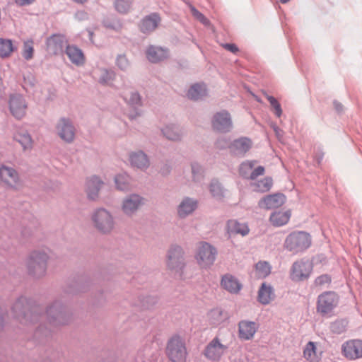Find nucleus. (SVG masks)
Here are the masks:
<instances>
[{
	"mask_svg": "<svg viewBox=\"0 0 362 362\" xmlns=\"http://www.w3.org/2000/svg\"><path fill=\"white\" fill-rule=\"evenodd\" d=\"M43 311L44 308L32 298L23 296L18 298L11 307L13 317L25 325L46 319L50 327H57L66 325L71 320L70 314L59 300H55L47 308L45 313Z\"/></svg>",
	"mask_w": 362,
	"mask_h": 362,
	"instance_id": "nucleus-1",
	"label": "nucleus"
},
{
	"mask_svg": "<svg viewBox=\"0 0 362 362\" xmlns=\"http://www.w3.org/2000/svg\"><path fill=\"white\" fill-rule=\"evenodd\" d=\"M312 244L310 235L305 231H293L288 234L284 242V248L296 255L306 251Z\"/></svg>",
	"mask_w": 362,
	"mask_h": 362,
	"instance_id": "nucleus-2",
	"label": "nucleus"
},
{
	"mask_svg": "<svg viewBox=\"0 0 362 362\" xmlns=\"http://www.w3.org/2000/svg\"><path fill=\"white\" fill-rule=\"evenodd\" d=\"M165 354L171 362H187L188 352L185 338L178 334H173L167 342Z\"/></svg>",
	"mask_w": 362,
	"mask_h": 362,
	"instance_id": "nucleus-3",
	"label": "nucleus"
},
{
	"mask_svg": "<svg viewBox=\"0 0 362 362\" xmlns=\"http://www.w3.org/2000/svg\"><path fill=\"white\" fill-rule=\"evenodd\" d=\"M48 255L45 252L33 251L27 259L28 274L35 278H40L46 274Z\"/></svg>",
	"mask_w": 362,
	"mask_h": 362,
	"instance_id": "nucleus-4",
	"label": "nucleus"
},
{
	"mask_svg": "<svg viewBox=\"0 0 362 362\" xmlns=\"http://www.w3.org/2000/svg\"><path fill=\"white\" fill-rule=\"evenodd\" d=\"M217 249L207 242H200L197 248L195 259L202 269L210 268L216 261Z\"/></svg>",
	"mask_w": 362,
	"mask_h": 362,
	"instance_id": "nucleus-5",
	"label": "nucleus"
},
{
	"mask_svg": "<svg viewBox=\"0 0 362 362\" xmlns=\"http://www.w3.org/2000/svg\"><path fill=\"white\" fill-rule=\"evenodd\" d=\"M93 226L100 233L106 234L114 228L115 222L110 212L104 208H98L91 215Z\"/></svg>",
	"mask_w": 362,
	"mask_h": 362,
	"instance_id": "nucleus-6",
	"label": "nucleus"
},
{
	"mask_svg": "<svg viewBox=\"0 0 362 362\" xmlns=\"http://www.w3.org/2000/svg\"><path fill=\"white\" fill-rule=\"evenodd\" d=\"M91 281L88 277L84 275H77L69 277L63 286V293L67 296H72L88 291Z\"/></svg>",
	"mask_w": 362,
	"mask_h": 362,
	"instance_id": "nucleus-7",
	"label": "nucleus"
},
{
	"mask_svg": "<svg viewBox=\"0 0 362 362\" xmlns=\"http://www.w3.org/2000/svg\"><path fill=\"white\" fill-rule=\"evenodd\" d=\"M339 303V297L335 292L325 291L318 296L316 309L322 316L332 314Z\"/></svg>",
	"mask_w": 362,
	"mask_h": 362,
	"instance_id": "nucleus-8",
	"label": "nucleus"
},
{
	"mask_svg": "<svg viewBox=\"0 0 362 362\" xmlns=\"http://www.w3.org/2000/svg\"><path fill=\"white\" fill-rule=\"evenodd\" d=\"M313 272V264L308 260L301 259L293 263L290 270V278L293 281L307 280Z\"/></svg>",
	"mask_w": 362,
	"mask_h": 362,
	"instance_id": "nucleus-9",
	"label": "nucleus"
},
{
	"mask_svg": "<svg viewBox=\"0 0 362 362\" xmlns=\"http://www.w3.org/2000/svg\"><path fill=\"white\" fill-rule=\"evenodd\" d=\"M167 258L168 268L181 276L185 266L182 248L178 245H172L168 252Z\"/></svg>",
	"mask_w": 362,
	"mask_h": 362,
	"instance_id": "nucleus-10",
	"label": "nucleus"
},
{
	"mask_svg": "<svg viewBox=\"0 0 362 362\" xmlns=\"http://www.w3.org/2000/svg\"><path fill=\"white\" fill-rule=\"evenodd\" d=\"M228 349V346L222 344L216 337L206 346L203 354L209 361H219Z\"/></svg>",
	"mask_w": 362,
	"mask_h": 362,
	"instance_id": "nucleus-11",
	"label": "nucleus"
},
{
	"mask_svg": "<svg viewBox=\"0 0 362 362\" xmlns=\"http://www.w3.org/2000/svg\"><path fill=\"white\" fill-rule=\"evenodd\" d=\"M211 126L216 132L221 133L229 132L233 128L230 113L226 110L216 112L211 119Z\"/></svg>",
	"mask_w": 362,
	"mask_h": 362,
	"instance_id": "nucleus-12",
	"label": "nucleus"
},
{
	"mask_svg": "<svg viewBox=\"0 0 362 362\" xmlns=\"http://www.w3.org/2000/svg\"><path fill=\"white\" fill-rule=\"evenodd\" d=\"M27 104L24 97L21 94H12L9 98V110L12 115L21 119L25 115Z\"/></svg>",
	"mask_w": 362,
	"mask_h": 362,
	"instance_id": "nucleus-13",
	"label": "nucleus"
},
{
	"mask_svg": "<svg viewBox=\"0 0 362 362\" xmlns=\"http://www.w3.org/2000/svg\"><path fill=\"white\" fill-rule=\"evenodd\" d=\"M344 356L349 360L362 358V340L352 339L344 342L341 346Z\"/></svg>",
	"mask_w": 362,
	"mask_h": 362,
	"instance_id": "nucleus-14",
	"label": "nucleus"
},
{
	"mask_svg": "<svg viewBox=\"0 0 362 362\" xmlns=\"http://www.w3.org/2000/svg\"><path fill=\"white\" fill-rule=\"evenodd\" d=\"M144 204V198L136 194H131L122 201V210L127 216H132Z\"/></svg>",
	"mask_w": 362,
	"mask_h": 362,
	"instance_id": "nucleus-15",
	"label": "nucleus"
},
{
	"mask_svg": "<svg viewBox=\"0 0 362 362\" xmlns=\"http://www.w3.org/2000/svg\"><path fill=\"white\" fill-rule=\"evenodd\" d=\"M57 130L60 138L67 143H71L75 137V128L69 119L62 117L57 125Z\"/></svg>",
	"mask_w": 362,
	"mask_h": 362,
	"instance_id": "nucleus-16",
	"label": "nucleus"
},
{
	"mask_svg": "<svg viewBox=\"0 0 362 362\" xmlns=\"http://www.w3.org/2000/svg\"><path fill=\"white\" fill-rule=\"evenodd\" d=\"M258 328V324L254 321L247 320H240L238 323V337L241 340H251Z\"/></svg>",
	"mask_w": 362,
	"mask_h": 362,
	"instance_id": "nucleus-17",
	"label": "nucleus"
},
{
	"mask_svg": "<svg viewBox=\"0 0 362 362\" xmlns=\"http://www.w3.org/2000/svg\"><path fill=\"white\" fill-rule=\"evenodd\" d=\"M252 142L247 137H240L235 139L229 145L230 152L236 156L243 157L245 153L251 148Z\"/></svg>",
	"mask_w": 362,
	"mask_h": 362,
	"instance_id": "nucleus-18",
	"label": "nucleus"
},
{
	"mask_svg": "<svg viewBox=\"0 0 362 362\" xmlns=\"http://www.w3.org/2000/svg\"><path fill=\"white\" fill-rule=\"evenodd\" d=\"M286 202V197L281 193L264 197L258 202V206L264 209H273L281 206Z\"/></svg>",
	"mask_w": 362,
	"mask_h": 362,
	"instance_id": "nucleus-19",
	"label": "nucleus"
},
{
	"mask_svg": "<svg viewBox=\"0 0 362 362\" xmlns=\"http://www.w3.org/2000/svg\"><path fill=\"white\" fill-rule=\"evenodd\" d=\"M46 44L48 51L54 54L63 53L64 47L68 45L65 36L57 34L48 37Z\"/></svg>",
	"mask_w": 362,
	"mask_h": 362,
	"instance_id": "nucleus-20",
	"label": "nucleus"
},
{
	"mask_svg": "<svg viewBox=\"0 0 362 362\" xmlns=\"http://www.w3.org/2000/svg\"><path fill=\"white\" fill-rule=\"evenodd\" d=\"M0 179L7 185L14 187L19 181V176L14 168L1 165L0 167Z\"/></svg>",
	"mask_w": 362,
	"mask_h": 362,
	"instance_id": "nucleus-21",
	"label": "nucleus"
},
{
	"mask_svg": "<svg viewBox=\"0 0 362 362\" xmlns=\"http://www.w3.org/2000/svg\"><path fill=\"white\" fill-rule=\"evenodd\" d=\"M103 185V182L99 177L93 175L89 177L86 181V193L88 199L96 200Z\"/></svg>",
	"mask_w": 362,
	"mask_h": 362,
	"instance_id": "nucleus-22",
	"label": "nucleus"
},
{
	"mask_svg": "<svg viewBox=\"0 0 362 362\" xmlns=\"http://www.w3.org/2000/svg\"><path fill=\"white\" fill-rule=\"evenodd\" d=\"M229 314L221 308L211 309L207 314L209 323L213 326H218L229 319Z\"/></svg>",
	"mask_w": 362,
	"mask_h": 362,
	"instance_id": "nucleus-23",
	"label": "nucleus"
},
{
	"mask_svg": "<svg viewBox=\"0 0 362 362\" xmlns=\"http://www.w3.org/2000/svg\"><path fill=\"white\" fill-rule=\"evenodd\" d=\"M221 285L225 290L231 293H238L242 288V285L238 279L230 274H226L222 276Z\"/></svg>",
	"mask_w": 362,
	"mask_h": 362,
	"instance_id": "nucleus-24",
	"label": "nucleus"
},
{
	"mask_svg": "<svg viewBox=\"0 0 362 362\" xmlns=\"http://www.w3.org/2000/svg\"><path fill=\"white\" fill-rule=\"evenodd\" d=\"M274 298V288L270 284L262 283L258 291V301L262 305H268Z\"/></svg>",
	"mask_w": 362,
	"mask_h": 362,
	"instance_id": "nucleus-25",
	"label": "nucleus"
},
{
	"mask_svg": "<svg viewBox=\"0 0 362 362\" xmlns=\"http://www.w3.org/2000/svg\"><path fill=\"white\" fill-rule=\"evenodd\" d=\"M198 202L190 197H185L178 206L177 213L180 218L191 214L197 208Z\"/></svg>",
	"mask_w": 362,
	"mask_h": 362,
	"instance_id": "nucleus-26",
	"label": "nucleus"
},
{
	"mask_svg": "<svg viewBox=\"0 0 362 362\" xmlns=\"http://www.w3.org/2000/svg\"><path fill=\"white\" fill-rule=\"evenodd\" d=\"M158 14L151 13L145 16L139 23V29L143 33L147 34L152 32L158 25Z\"/></svg>",
	"mask_w": 362,
	"mask_h": 362,
	"instance_id": "nucleus-27",
	"label": "nucleus"
},
{
	"mask_svg": "<svg viewBox=\"0 0 362 362\" xmlns=\"http://www.w3.org/2000/svg\"><path fill=\"white\" fill-rule=\"evenodd\" d=\"M52 334L51 328H47L45 325L40 323L34 332L33 339L39 344H44L49 341Z\"/></svg>",
	"mask_w": 362,
	"mask_h": 362,
	"instance_id": "nucleus-28",
	"label": "nucleus"
},
{
	"mask_svg": "<svg viewBox=\"0 0 362 362\" xmlns=\"http://www.w3.org/2000/svg\"><path fill=\"white\" fill-rule=\"evenodd\" d=\"M65 52L70 61L76 65H81L84 62V56L82 50L74 45H68Z\"/></svg>",
	"mask_w": 362,
	"mask_h": 362,
	"instance_id": "nucleus-29",
	"label": "nucleus"
},
{
	"mask_svg": "<svg viewBox=\"0 0 362 362\" xmlns=\"http://www.w3.org/2000/svg\"><path fill=\"white\" fill-rule=\"evenodd\" d=\"M207 95L206 86L204 83H195L192 85L187 92V96L193 100L203 99Z\"/></svg>",
	"mask_w": 362,
	"mask_h": 362,
	"instance_id": "nucleus-30",
	"label": "nucleus"
},
{
	"mask_svg": "<svg viewBox=\"0 0 362 362\" xmlns=\"http://www.w3.org/2000/svg\"><path fill=\"white\" fill-rule=\"evenodd\" d=\"M129 159L132 165L137 168H146L149 164L148 157L143 151L131 153Z\"/></svg>",
	"mask_w": 362,
	"mask_h": 362,
	"instance_id": "nucleus-31",
	"label": "nucleus"
},
{
	"mask_svg": "<svg viewBox=\"0 0 362 362\" xmlns=\"http://www.w3.org/2000/svg\"><path fill=\"white\" fill-rule=\"evenodd\" d=\"M290 218V211H275L271 214L269 220L273 226L280 227L286 224L289 221Z\"/></svg>",
	"mask_w": 362,
	"mask_h": 362,
	"instance_id": "nucleus-32",
	"label": "nucleus"
},
{
	"mask_svg": "<svg viewBox=\"0 0 362 362\" xmlns=\"http://www.w3.org/2000/svg\"><path fill=\"white\" fill-rule=\"evenodd\" d=\"M348 325L349 322L346 319H337L330 323L329 327V331L335 335L344 334L347 329Z\"/></svg>",
	"mask_w": 362,
	"mask_h": 362,
	"instance_id": "nucleus-33",
	"label": "nucleus"
},
{
	"mask_svg": "<svg viewBox=\"0 0 362 362\" xmlns=\"http://www.w3.org/2000/svg\"><path fill=\"white\" fill-rule=\"evenodd\" d=\"M227 227L230 235L240 234L244 236L249 233V228L247 225L240 223L236 221H229Z\"/></svg>",
	"mask_w": 362,
	"mask_h": 362,
	"instance_id": "nucleus-34",
	"label": "nucleus"
},
{
	"mask_svg": "<svg viewBox=\"0 0 362 362\" xmlns=\"http://www.w3.org/2000/svg\"><path fill=\"white\" fill-rule=\"evenodd\" d=\"M162 132L168 139L179 141L182 137V132L179 127L175 124L167 125L162 129Z\"/></svg>",
	"mask_w": 362,
	"mask_h": 362,
	"instance_id": "nucleus-35",
	"label": "nucleus"
},
{
	"mask_svg": "<svg viewBox=\"0 0 362 362\" xmlns=\"http://www.w3.org/2000/svg\"><path fill=\"white\" fill-rule=\"evenodd\" d=\"M209 189L214 199L221 200L224 197L225 189L217 180H212L211 181Z\"/></svg>",
	"mask_w": 362,
	"mask_h": 362,
	"instance_id": "nucleus-36",
	"label": "nucleus"
},
{
	"mask_svg": "<svg viewBox=\"0 0 362 362\" xmlns=\"http://www.w3.org/2000/svg\"><path fill=\"white\" fill-rule=\"evenodd\" d=\"M14 139L21 145L24 150L32 147V138L27 132H17L14 134Z\"/></svg>",
	"mask_w": 362,
	"mask_h": 362,
	"instance_id": "nucleus-37",
	"label": "nucleus"
},
{
	"mask_svg": "<svg viewBox=\"0 0 362 362\" xmlns=\"http://www.w3.org/2000/svg\"><path fill=\"white\" fill-rule=\"evenodd\" d=\"M273 181L272 177H267L261 180L252 184L253 190L257 192H268L272 187Z\"/></svg>",
	"mask_w": 362,
	"mask_h": 362,
	"instance_id": "nucleus-38",
	"label": "nucleus"
},
{
	"mask_svg": "<svg viewBox=\"0 0 362 362\" xmlns=\"http://www.w3.org/2000/svg\"><path fill=\"white\" fill-rule=\"evenodd\" d=\"M129 180V175L125 173L117 175L115 177V183L117 189L121 191L127 190L130 187Z\"/></svg>",
	"mask_w": 362,
	"mask_h": 362,
	"instance_id": "nucleus-39",
	"label": "nucleus"
},
{
	"mask_svg": "<svg viewBox=\"0 0 362 362\" xmlns=\"http://www.w3.org/2000/svg\"><path fill=\"white\" fill-rule=\"evenodd\" d=\"M12 41L8 39L0 38V57H8L13 52Z\"/></svg>",
	"mask_w": 362,
	"mask_h": 362,
	"instance_id": "nucleus-40",
	"label": "nucleus"
},
{
	"mask_svg": "<svg viewBox=\"0 0 362 362\" xmlns=\"http://www.w3.org/2000/svg\"><path fill=\"white\" fill-rule=\"evenodd\" d=\"M255 160H246L241 163L239 168V173L245 179L250 180L252 170L254 168Z\"/></svg>",
	"mask_w": 362,
	"mask_h": 362,
	"instance_id": "nucleus-41",
	"label": "nucleus"
},
{
	"mask_svg": "<svg viewBox=\"0 0 362 362\" xmlns=\"http://www.w3.org/2000/svg\"><path fill=\"white\" fill-rule=\"evenodd\" d=\"M304 357L311 361L315 362L317 361V356L316 354V347L315 343L313 341H309L303 351Z\"/></svg>",
	"mask_w": 362,
	"mask_h": 362,
	"instance_id": "nucleus-42",
	"label": "nucleus"
},
{
	"mask_svg": "<svg viewBox=\"0 0 362 362\" xmlns=\"http://www.w3.org/2000/svg\"><path fill=\"white\" fill-rule=\"evenodd\" d=\"M192 179L195 182H200L204 179V170L197 163H192L191 165Z\"/></svg>",
	"mask_w": 362,
	"mask_h": 362,
	"instance_id": "nucleus-43",
	"label": "nucleus"
},
{
	"mask_svg": "<svg viewBox=\"0 0 362 362\" xmlns=\"http://www.w3.org/2000/svg\"><path fill=\"white\" fill-rule=\"evenodd\" d=\"M114 5L117 12L124 14L129 11L131 2L128 0H115Z\"/></svg>",
	"mask_w": 362,
	"mask_h": 362,
	"instance_id": "nucleus-44",
	"label": "nucleus"
},
{
	"mask_svg": "<svg viewBox=\"0 0 362 362\" xmlns=\"http://www.w3.org/2000/svg\"><path fill=\"white\" fill-rule=\"evenodd\" d=\"M35 83V77L31 73H28L23 76V87L27 92H30L33 88H34Z\"/></svg>",
	"mask_w": 362,
	"mask_h": 362,
	"instance_id": "nucleus-45",
	"label": "nucleus"
},
{
	"mask_svg": "<svg viewBox=\"0 0 362 362\" xmlns=\"http://www.w3.org/2000/svg\"><path fill=\"white\" fill-rule=\"evenodd\" d=\"M256 270L259 276L266 277L271 272V267L268 262L260 261L256 264Z\"/></svg>",
	"mask_w": 362,
	"mask_h": 362,
	"instance_id": "nucleus-46",
	"label": "nucleus"
},
{
	"mask_svg": "<svg viewBox=\"0 0 362 362\" xmlns=\"http://www.w3.org/2000/svg\"><path fill=\"white\" fill-rule=\"evenodd\" d=\"M146 56L150 62H158V48L153 45H149L146 50Z\"/></svg>",
	"mask_w": 362,
	"mask_h": 362,
	"instance_id": "nucleus-47",
	"label": "nucleus"
},
{
	"mask_svg": "<svg viewBox=\"0 0 362 362\" xmlns=\"http://www.w3.org/2000/svg\"><path fill=\"white\" fill-rule=\"evenodd\" d=\"M115 74L112 71H110L106 69L101 70L100 76L98 78V82L102 85L107 84L110 81L114 79Z\"/></svg>",
	"mask_w": 362,
	"mask_h": 362,
	"instance_id": "nucleus-48",
	"label": "nucleus"
},
{
	"mask_svg": "<svg viewBox=\"0 0 362 362\" xmlns=\"http://www.w3.org/2000/svg\"><path fill=\"white\" fill-rule=\"evenodd\" d=\"M190 11L194 18L200 21L204 25H209L210 24L209 20L204 16L201 12H199L194 6L189 5Z\"/></svg>",
	"mask_w": 362,
	"mask_h": 362,
	"instance_id": "nucleus-49",
	"label": "nucleus"
},
{
	"mask_svg": "<svg viewBox=\"0 0 362 362\" xmlns=\"http://www.w3.org/2000/svg\"><path fill=\"white\" fill-rule=\"evenodd\" d=\"M32 44L33 42H25L24 43L23 57L26 60H30L33 57L34 48Z\"/></svg>",
	"mask_w": 362,
	"mask_h": 362,
	"instance_id": "nucleus-50",
	"label": "nucleus"
},
{
	"mask_svg": "<svg viewBox=\"0 0 362 362\" xmlns=\"http://www.w3.org/2000/svg\"><path fill=\"white\" fill-rule=\"evenodd\" d=\"M116 64L122 71H126L129 66V61L124 54H119L117 57Z\"/></svg>",
	"mask_w": 362,
	"mask_h": 362,
	"instance_id": "nucleus-51",
	"label": "nucleus"
},
{
	"mask_svg": "<svg viewBox=\"0 0 362 362\" xmlns=\"http://www.w3.org/2000/svg\"><path fill=\"white\" fill-rule=\"evenodd\" d=\"M103 24L105 28L116 31L119 30L122 28L121 23L117 20L106 18L103 21Z\"/></svg>",
	"mask_w": 362,
	"mask_h": 362,
	"instance_id": "nucleus-52",
	"label": "nucleus"
},
{
	"mask_svg": "<svg viewBox=\"0 0 362 362\" xmlns=\"http://www.w3.org/2000/svg\"><path fill=\"white\" fill-rule=\"evenodd\" d=\"M128 103L134 108L141 105V96L138 92H132L131 93L130 98L128 100Z\"/></svg>",
	"mask_w": 362,
	"mask_h": 362,
	"instance_id": "nucleus-53",
	"label": "nucleus"
},
{
	"mask_svg": "<svg viewBox=\"0 0 362 362\" xmlns=\"http://www.w3.org/2000/svg\"><path fill=\"white\" fill-rule=\"evenodd\" d=\"M331 277L328 274H322L317 277L315 280V284L316 286H323L331 282Z\"/></svg>",
	"mask_w": 362,
	"mask_h": 362,
	"instance_id": "nucleus-54",
	"label": "nucleus"
},
{
	"mask_svg": "<svg viewBox=\"0 0 362 362\" xmlns=\"http://www.w3.org/2000/svg\"><path fill=\"white\" fill-rule=\"evenodd\" d=\"M264 168L261 165L258 166L255 169H252L250 180H255L258 176L264 175Z\"/></svg>",
	"mask_w": 362,
	"mask_h": 362,
	"instance_id": "nucleus-55",
	"label": "nucleus"
},
{
	"mask_svg": "<svg viewBox=\"0 0 362 362\" xmlns=\"http://www.w3.org/2000/svg\"><path fill=\"white\" fill-rule=\"evenodd\" d=\"M152 358L144 359V354L142 351H139L135 358V362H157L156 357H151Z\"/></svg>",
	"mask_w": 362,
	"mask_h": 362,
	"instance_id": "nucleus-56",
	"label": "nucleus"
},
{
	"mask_svg": "<svg viewBox=\"0 0 362 362\" xmlns=\"http://www.w3.org/2000/svg\"><path fill=\"white\" fill-rule=\"evenodd\" d=\"M230 362H248L247 360L240 353L234 354L230 357Z\"/></svg>",
	"mask_w": 362,
	"mask_h": 362,
	"instance_id": "nucleus-57",
	"label": "nucleus"
},
{
	"mask_svg": "<svg viewBox=\"0 0 362 362\" xmlns=\"http://www.w3.org/2000/svg\"><path fill=\"white\" fill-rule=\"evenodd\" d=\"M75 18L79 21H83L88 19V13L85 11H78L75 13Z\"/></svg>",
	"mask_w": 362,
	"mask_h": 362,
	"instance_id": "nucleus-58",
	"label": "nucleus"
},
{
	"mask_svg": "<svg viewBox=\"0 0 362 362\" xmlns=\"http://www.w3.org/2000/svg\"><path fill=\"white\" fill-rule=\"evenodd\" d=\"M223 47L226 49H227L228 51H229V52H232L233 54H235V53H237L239 51L238 47L235 44H233V43H226V44H223Z\"/></svg>",
	"mask_w": 362,
	"mask_h": 362,
	"instance_id": "nucleus-59",
	"label": "nucleus"
},
{
	"mask_svg": "<svg viewBox=\"0 0 362 362\" xmlns=\"http://www.w3.org/2000/svg\"><path fill=\"white\" fill-rule=\"evenodd\" d=\"M32 234L33 231L30 228V226H25L21 231V235L23 238H26L30 236Z\"/></svg>",
	"mask_w": 362,
	"mask_h": 362,
	"instance_id": "nucleus-60",
	"label": "nucleus"
},
{
	"mask_svg": "<svg viewBox=\"0 0 362 362\" xmlns=\"http://www.w3.org/2000/svg\"><path fill=\"white\" fill-rule=\"evenodd\" d=\"M171 166L167 163L164 164L160 169V173L163 175H167L170 173Z\"/></svg>",
	"mask_w": 362,
	"mask_h": 362,
	"instance_id": "nucleus-61",
	"label": "nucleus"
},
{
	"mask_svg": "<svg viewBox=\"0 0 362 362\" xmlns=\"http://www.w3.org/2000/svg\"><path fill=\"white\" fill-rule=\"evenodd\" d=\"M103 296L104 293L103 292H98V293L95 296V299L93 303L96 305L102 304L103 302L105 301V298H103Z\"/></svg>",
	"mask_w": 362,
	"mask_h": 362,
	"instance_id": "nucleus-62",
	"label": "nucleus"
},
{
	"mask_svg": "<svg viewBox=\"0 0 362 362\" xmlns=\"http://www.w3.org/2000/svg\"><path fill=\"white\" fill-rule=\"evenodd\" d=\"M274 111V114L277 117H280L282 115V109L280 103H279L274 107H272Z\"/></svg>",
	"mask_w": 362,
	"mask_h": 362,
	"instance_id": "nucleus-63",
	"label": "nucleus"
},
{
	"mask_svg": "<svg viewBox=\"0 0 362 362\" xmlns=\"http://www.w3.org/2000/svg\"><path fill=\"white\" fill-rule=\"evenodd\" d=\"M168 50L164 49L160 47V61L168 58Z\"/></svg>",
	"mask_w": 362,
	"mask_h": 362,
	"instance_id": "nucleus-64",
	"label": "nucleus"
}]
</instances>
